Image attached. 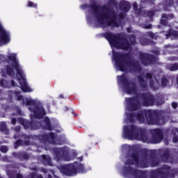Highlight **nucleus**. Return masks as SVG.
<instances>
[{
	"instance_id": "39448f33",
	"label": "nucleus",
	"mask_w": 178,
	"mask_h": 178,
	"mask_svg": "<svg viewBox=\"0 0 178 178\" xmlns=\"http://www.w3.org/2000/svg\"><path fill=\"white\" fill-rule=\"evenodd\" d=\"M122 149L124 152H133L132 154H127L124 162L125 166L123 168L122 175L124 177L143 178L144 172L137 170L131 168V165H135L136 168H148V161L145 159L148 149L143 147L140 145H122Z\"/></svg>"
},
{
	"instance_id": "f3484780",
	"label": "nucleus",
	"mask_w": 178,
	"mask_h": 178,
	"mask_svg": "<svg viewBox=\"0 0 178 178\" xmlns=\"http://www.w3.org/2000/svg\"><path fill=\"white\" fill-rule=\"evenodd\" d=\"M0 130L2 133H5V134H8L9 133V130L6 127V122H2L0 123Z\"/></svg>"
},
{
	"instance_id": "9b49d317",
	"label": "nucleus",
	"mask_w": 178,
	"mask_h": 178,
	"mask_svg": "<svg viewBox=\"0 0 178 178\" xmlns=\"http://www.w3.org/2000/svg\"><path fill=\"white\" fill-rule=\"evenodd\" d=\"M140 60L145 66H149V65L154 64V62L156 60V58L147 54H140Z\"/></svg>"
},
{
	"instance_id": "ddd939ff",
	"label": "nucleus",
	"mask_w": 178,
	"mask_h": 178,
	"mask_svg": "<svg viewBox=\"0 0 178 178\" xmlns=\"http://www.w3.org/2000/svg\"><path fill=\"white\" fill-rule=\"evenodd\" d=\"M166 38H171V40H177L178 38V31H169L167 34H165Z\"/></svg>"
},
{
	"instance_id": "72a5a7b5",
	"label": "nucleus",
	"mask_w": 178,
	"mask_h": 178,
	"mask_svg": "<svg viewBox=\"0 0 178 178\" xmlns=\"http://www.w3.org/2000/svg\"><path fill=\"white\" fill-rule=\"evenodd\" d=\"M11 123L12 124H16V119L12 118Z\"/></svg>"
},
{
	"instance_id": "0eeeda50",
	"label": "nucleus",
	"mask_w": 178,
	"mask_h": 178,
	"mask_svg": "<svg viewBox=\"0 0 178 178\" xmlns=\"http://www.w3.org/2000/svg\"><path fill=\"white\" fill-rule=\"evenodd\" d=\"M40 142L42 144H44V148L46 151H51L54 154V159L56 162H60L64 161L65 162H70L76 158V155L70 153V150L67 147L60 148H51V145H62L64 141L60 140V138L58 137L56 134L50 133L49 134L40 135Z\"/></svg>"
},
{
	"instance_id": "a211bd4d",
	"label": "nucleus",
	"mask_w": 178,
	"mask_h": 178,
	"mask_svg": "<svg viewBox=\"0 0 178 178\" xmlns=\"http://www.w3.org/2000/svg\"><path fill=\"white\" fill-rule=\"evenodd\" d=\"M172 134L174 135V138L172 139L173 143H177V141H178V128H172Z\"/></svg>"
},
{
	"instance_id": "7ed1b4c3",
	"label": "nucleus",
	"mask_w": 178,
	"mask_h": 178,
	"mask_svg": "<svg viewBox=\"0 0 178 178\" xmlns=\"http://www.w3.org/2000/svg\"><path fill=\"white\" fill-rule=\"evenodd\" d=\"M122 35V33L114 34L112 33H106L104 35V38L108 41L113 49L112 62L115 69L117 72H129L131 73L140 72L141 67L138 64L130 61L131 59L130 54H122L115 52L114 48L116 49H130V44L127 40L120 38Z\"/></svg>"
},
{
	"instance_id": "f704fd0d",
	"label": "nucleus",
	"mask_w": 178,
	"mask_h": 178,
	"mask_svg": "<svg viewBox=\"0 0 178 178\" xmlns=\"http://www.w3.org/2000/svg\"><path fill=\"white\" fill-rule=\"evenodd\" d=\"M133 6H134V10H137V3H134Z\"/></svg>"
},
{
	"instance_id": "9d476101",
	"label": "nucleus",
	"mask_w": 178,
	"mask_h": 178,
	"mask_svg": "<svg viewBox=\"0 0 178 178\" xmlns=\"http://www.w3.org/2000/svg\"><path fill=\"white\" fill-rule=\"evenodd\" d=\"M139 83L141 87H147L149 84L152 88V90H159L158 86H159V81H158V76L152 77V74H147L146 76L142 74L138 78Z\"/></svg>"
},
{
	"instance_id": "4468645a",
	"label": "nucleus",
	"mask_w": 178,
	"mask_h": 178,
	"mask_svg": "<svg viewBox=\"0 0 178 178\" xmlns=\"http://www.w3.org/2000/svg\"><path fill=\"white\" fill-rule=\"evenodd\" d=\"M163 162H169L170 163H177V161H175V159L169 156V153H165L163 156Z\"/></svg>"
},
{
	"instance_id": "a878e982",
	"label": "nucleus",
	"mask_w": 178,
	"mask_h": 178,
	"mask_svg": "<svg viewBox=\"0 0 178 178\" xmlns=\"http://www.w3.org/2000/svg\"><path fill=\"white\" fill-rule=\"evenodd\" d=\"M1 152H3L4 154H6L8 152V147L6 146H1L0 147Z\"/></svg>"
},
{
	"instance_id": "a19ab883",
	"label": "nucleus",
	"mask_w": 178,
	"mask_h": 178,
	"mask_svg": "<svg viewBox=\"0 0 178 178\" xmlns=\"http://www.w3.org/2000/svg\"><path fill=\"white\" fill-rule=\"evenodd\" d=\"M31 170H38V169L36 167L31 168Z\"/></svg>"
},
{
	"instance_id": "4c0bfd02",
	"label": "nucleus",
	"mask_w": 178,
	"mask_h": 178,
	"mask_svg": "<svg viewBox=\"0 0 178 178\" xmlns=\"http://www.w3.org/2000/svg\"><path fill=\"white\" fill-rule=\"evenodd\" d=\"M151 27H152L151 24H148V25L145 26V29H151Z\"/></svg>"
},
{
	"instance_id": "6ab92c4d",
	"label": "nucleus",
	"mask_w": 178,
	"mask_h": 178,
	"mask_svg": "<svg viewBox=\"0 0 178 178\" xmlns=\"http://www.w3.org/2000/svg\"><path fill=\"white\" fill-rule=\"evenodd\" d=\"M173 6V0H165V5L164 6L165 10H170V8Z\"/></svg>"
},
{
	"instance_id": "79ce46f5",
	"label": "nucleus",
	"mask_w": 178,
	"mask_h": 178,
	"mask_svg": "<svg viewBox=\"0 0 178 178\" xmlns=\"http://www.w3.org/2000/svg\"><path fill=\"white\" fill-rule=\"evenodd\" d=\"M177 88H178V76H177Z\"/></svg>"
},
{
	"instance_id": "49530a36",
	"label": "nucleus",
	"mask_w": 178,
	"mask_h": 178,
	"mask_svg": "<svg viewBox=\"0 0 178 178\" xmlns=\"http://www.w3.org/2000/svg\"><path fill=\"white\" fill-rule=\"evenodd\" d=\"M142 45H147V44H143V43H142Z\"/></svg>"
},
{
	"instance_id": "cd10ccee",
	"label": "nucleus",
	"mask_w": 178,
	"mask_h": 178,
	"mask_svg": "<svg viewBox=\"0 0 178 178\" xmlns=\"http://www.w3.org/2000/svg\"><path fill=\"white\" fill-rule=\"evenodd\" d=\"M159 163H158V161L154 160V161H153L152 162L151 166H152V168H155L156 166H158Z\"/></svg>"
},
{
	"instance_id": "aec40b11",
	"label": "nucleus",
	"mask_w": 178,
	"mask_h": 178,
	"mask_svg": "<svg viewBox=\"0 0 178 178\" xmlns=\"http://www.w3.org/2000/svg\"><path fill=\"white\" fill-rule=\"evenodd\" d=\"M167 69H168V70H170V72H175L176 70H178V64H168L167 65Z\"/></svg>"
},
{
	"instance_id": "c9c22d12",
	"label": "nucleus",
	"mask_w": 178,
	"mask_h": 178,
	"mask_svg": "<svg viewBox=\"0 0 178 178\" xmlns=\"http://www.w3.org/2000/svg\"><path fill=\"white\" fill-rule=\"evenodd\" d=\"M15 131L17 133V131H20V127H17L15 128Z\"/></svg>"
},
{
	"instance_id": "a18cd8bd",
	"label": "nucleus",
	"mask_w": 178,
	"mask_h": 178,
	"mask_svg": "<svg viewBox=\"0 0 178 178\" xmlns=\"http://www.w3.org/2000/svg\"><path fill=\"white\" fill-rule=\"evenodd\" d=\"M14 138H17V136H16V135H15Z\"/></svg>"
},
{
	"instance_id": "f257e3e1",
	"label": "nucleus",
	"mask_w": 178,
	"mask_h": 178,
	"mask_svg": "<svg viewBox=\"0 0 178 178\" xmlns=\"http://www.w3.org/2000/svg\"><path fill=\"white\" fill-rule=\"evenodd\" d=\"M117 80L118 86L126 94H136V97L133 98H125V115L126 118L124 123H133L134 120H138L140 123H145L146 116L148 124H156V126H162L166 123L165 118H154L151 114V110L142 111L138 114L134 115L136 111H138L143 106H152L154 105H162V102H155V99L149 94L140 95L137 92L136 84L129 80L126 75L118 76Z\"/></svg>"
},
{
	"instance_id": "393cba45",
	"label": "nucleus",
	"mask_w": 178,
	"mask_h": 178,
	"mask_svg": "<svg viewBox=\"0 0 178 178\" xmlns=\"http://www.w3.org/2000/svg\"><path fill=\"white\" fill-rule=\"evenodd\" d=\"M27 6H29V8H37V3H34L32 1H28Z\"/></svg>"
},
{
	"instance_id": "37998d69",
	"label": "nucleus",
	"mask_w": 178,
	"mask_h": 178,
	"mask_svg": "<svg viewBox=\"0 0 178 178\" xmlns=\"http://www.w3.org/2000/svg\"><path fill=\"white\" fill-rule=\"evenodd\" d=\"M60 98H63V95H60Z\"/></svg>"
},
{
	"instance_id": "ea45409f",
	"label": "nucleus",
	"mask_w": 178,
	"mask_h": 178,
	"mask_svg": "<svg viewBox=\"0 0 178 178\" xmlns=\"http://www.w3.org/2000/svg\"><path fill=\"white\" fill-rule=\"evenodd\" d=\"M175 10L178 11V1L175 3Z\"/></svg>"
},
{
	"instance_id": "20e7f679",
	"label": "nucleus",
	"mask_w": 178,
	"mask_h": 178,
	"mask_svg": "<svg viewBox=\"0 0 178 178\" xmlns=\"http://www.w3.org/2000/svg\"><path fill=\"white\" fill-rule=\"evenodd\" d=\"M8 95L9 99H12L13 97L17 98V101H22V105L25 106H29V109L31 113V120L32 122L31 123L27 120L23 118H18V122L20 124L24 126V129H31V130H38V129H46L47 130H52V127H51V121L49 118H45L44 121L41 123L38 122H35V119H41L42 117L45 116L46 113L42 106H41V102L38 99H33L31 98L23 97L20 95V92L15 91L8 92Z\"/></svg>"
},
{
	"instance_id": "bb28decb",
	"label": "nucleus",
	"mask_w": 178,
	"mask_h": 178,
	"mask_svg": "<svg viewBox=\"0 0 178 178\" xmlns=\"http://www.w3.org/2000/svg\"><path fill=\"white\" fill-rule=\"evenodd\" d=\"M130 41L131 44H136V37L134 35H131L130 37Z\"/></svg>"
},
{
	"instance_id": "c756f323",
	"label": "nucleus",
	"mask_w": 178,
	"mask_h": 178,
	"mask_svg": "<svg viewBox=\"0 0 178 178\" xmlns=\"http://www.w3.org/2000/svg\"><path fill=\"white\" fill-rule=\"evenodd\" d=\"M170 60H178V57L176 56H171L169 58Z\"/></svg>"
},
{
	"instance_id": "4be33fe9",
	"label": "nucleus",
	"mask_w": 178,
	"mask_h": 178,
	"mask_svg": "<svg viewBox=\"0 0 178 178\" xmlns=\"http://www.w3.org/2000/svg\"><path fill=\"white\" fill-rule=\"evenodd\" d=\"M19 145H30V142L27 141L26 142L24 145L22 143V140H18L15 142V148H17V147H19Z\"/></svg>"
},
{
	"instance_id": "473e14b6",
	"label": "nucleus",
	"mask_w": 178,
	"mask_h": 178,
	"mask_svg": "<svg viewBox=\"0 0 178 178\" xmlns=\"http://www.w3.org/2000/svg\"><path fill=\"white\" fill-rule=\"evenodd\" d=\"M172 106L174 109H176V108H177V103L176 102H172Z\"/></svg>"
},
{
	"instance_id": "7c9ffc66",
	"label": "nucleus",
	"mask_w": 178,
	"mask_h": 178,
	"mask_svg": "<svg viewBox=\"0 0 178 178\" xmlns=\"http://www.w3.org/2000/svg\"><path fill=\"white\" fill-rule=\"evenodd\" d=\"M39 170L40 172H42V173H48V170H47V169H45V168H40V169H39Z\"/></svg>"
},
{
	"instance_id": "c03bdc74",
	"label": "nucleus",
	"mask_w": 178,
	"mask_h": 178,
	"mask_svg": "<svg viewBox=\"0 0 178 178\" xmlns=\"http://www.w3.org/2000/svg\"><path fill=\"white\" fill-rule=\"evenodd\" d=\"M51 173L52 175H55V172L53 170H51Z\"/></svg>"
},
{
	"instance_id": "09e8293b",
	"label": "nucleus",
	"mask_w": 178,
	"mask_h": 178,
	"mask_svg": "<svg viewBox=\"0 0 178 178\" xmlns=\"http://www.w3.org/2000/svg\"><path fill=\"white\" fill-rule=\"evenodd\" d=\"M0 178H2V177H0Z\"/></svg>"
},
{
	"instance_id": "5701e85b",
	"label": "nucleus",
	"mask_w": 178,
	"mask_h": 178,
	"mask_svg": "<svg viewBox=\"0 0 178 178\" xmlns=\"http://www.w3.org/2000/svg\"><path fill=\"white\" fill-rule=\"evenodd\" d=\"M26 178H43L42 175H37L34 173L29 174Z\"/></svg>"
},
{
	"instance_id": "58836bf2",
	"label": "nucleus",
	"mask_w": 178,
	"mask_h": 178,
	"mask_svg": "<svg viewBox=\"0 0 178 178\" xmlns=\"http://www.w3.org/2000/svg\"><path fill=\"white\" fill-rule=\"evenodd\" d=\"M3 109H4L5 111H8V109H10V108H9L8 106H3Z\"/></svg>"
},
{
	"instance_id": "de8ad7c7",
	"label": "nucleus",
	"mask_w": 178,
	"mask_h": 178,
	"mask_svg": "<svg viewBox=\"0 0 178 178\" xmlns=\"http://www.w3.org/2000/svg\"><path fill=\"white\" fill-rule=\"evenodd\" d=\"M151 37H153L152 35H151Z\"/></svg>"
},
{
	"instance_id": "c85d7f7f",
	"label": "nucleus",
	"mask_w": 178,
	"mask_h": 178,
	"mask_svg": "<svg viewBox=\"0 0 178 178\" xmlns=\"http://www.w3.org/2000/svg\"><path fill=\"white\" fill-rule=\"evenodd\" d=\"M2 161H3V162H9V157L5 156H3V157L2 158Z\"/></svg>"
},
{
	"instance_id": "e433bc0d",
	"label": "nucleus",
	"mask_w": 178,
	"mask_h": 178,
	"mask_svg": "<svg viewBox=\"0 0 178 178\" xmlns=\"http://www.w3.org/2000/svg\"><path fill=\"white\" fill-rule=\"evenodd\" d=\"M17 115H22V111L19 108L17 109Z\"/></svg>"
},
{
	"instance_id": "6e6552de",
	"label": "nucleus",
	"mask_w": 178,
	"mask_h": 178,
	"mask_svg": "<svg viewBox=\"0 0 178 178\" xmlns=\"http://www.w3.org/2000/svg\"><path fill=\"white\" fill-rule=\"evenodd\" d=\"M152 138H149L145 129L138 127L136 125H125L123 127L122 137L127 140H138L146 144H159L163 138V131L160 129H151Z\"/></svg>"
},
{
	"instance_id": "412c9836",
	"label": "nucleus",
	"mask_w": 178,
	"mask_h": 178,
	"mask_svg": "<svg viewBox=\"0 0 178 178\" xmlns=\"http://www.w3.org/2000/svg\"><path fill=\"white\" fill-rule=\"evenodd\" d=\"M122 5H124V12H129L130 10V3L129 1H123Z\"/></svg>"
},
{
	"instance_id": "f03ea898",
	"label": "nucleus",
	"mask_w": 178,
	"mask_h": 178,
	"mask_svg": "<svg viewBox=\"0 0 178 178\" xmlns=\"http://www.w3.org/2000/svg\"><path fill=\"white\" fill-rule=\"evenodd\" d=\"M10 42V32L0 22V45H6ZM5 63L6 67L1 70V76L3 79H0V87L3 88H10L15 87L16 81L21 86L23 92H33V90L26 81V74L23 67L20 66L17 53H13L8 51L6 57L0 54V65Z\"/></svg>"
},
{
	"instance_id": "2eb2a0df",
	"label": "nucleus",
	"mask_w": 178,
	"mask_h": 178,
	"mask_svg": "<svg viewBox=\"0 0 178 178\" xmlns=\"http://www.w3.org/2000/svg\"><path fill=\"white\" fill-rule=\"evenodd\" d=\"M172 17L173 15H166V14H163L161 17V23L163 24V26H166V24H168V20H169V19H172Z\"/></svg>"
},
{
	"instance_id": "dca6fc26",
	"label": "nucleus",
	"mask_w": 178,
	"mask_h": 178,
	"mask_svg": "<svg viewBox=\"0 0 178 178\" xmlns=\"http://www.w3.org/2000/svg\"><path fill=\"white\" fill-rule=\"evenodd\" d=\"M13 155L15 158L21 159V161H23L24 159H29V155H27V154L26 153H13Z\"/></svg>"
},
{
	"instance_id": "423d86ee",
	"label": "nucleus",
	"mask_w": 178,
	"mask_h": 178,
	"mask_svg": "<svg viewBox=\"0 0 178 178\" xmlns=\"http://www.w3.org/2000/svg\"><path fill=\"white\" fill-rule=\"evenodd\" d=\"M82 10L86 12V20L88 24H92V22H95V27H120L122 24V17H120V20L118 21V16L112 11V9L108 7L104 6L99 7L95 3L88 6L87 4L81 6Z\"/></svg>"
},
{
	"instance_id": "f8f14e48",
	"label": "nucleus",
	"mask_w": 178,
	"mask_h": 178,
	"mask_svg": "<svg viewBox=\"0 0 178 178\" xmlns=\"http://www.w3.org/2000/svg\"><path fill=\"white\" fill-rule=\"evenodd\" d=\"M39 161H41L43 165L49 166H54V164H52V162L51 161V157L47 155H42L39 157Z\"/></svg>"
},
{
	"instance_id": "1a4fd4ad",
	"label": "nucleus",
	"mask_w": 178,
	"mask_h": 178,
	"mask_svg": "<svg viewBox=\"0 0 178 178\" xmlns=\"http://www.w3.org/2000/svg\"><path fill=\"white\" fill-rule=\"evenodd\" d=\"M58 169L65 176H76L77 173H86L87 172L86 167L81 163L79 162L60 165Z\"/></svg>"
},
{
	"instance_id": "b1692460",
	"label": "nucleus",
	"mask_w": 178,
	"mask_h": 178,
	"mask_svg": "<svg viewBox=\"0 0 178 178\" xmlns=\"http://www.w3.org/2000/svg\"><path fill=\"white\" fill-rule=\"evenodd\" d=\"M168 80L165 78H163L161 80V86L162 87H166L168 86Z\"/></svg>"
},
{
	"instance_id": "2f4dec72",
	"label": "nucleus",
	"mask_w": 178,
	"mask_h": 178,
	"mask_svg": "<svg viewBox=\"0 0 178 178\" xmlns=\"http://www.w3.org/2000/svg\"><path fill=\"white\" fill-rule=\"evenodd\" d=\"M147 16H149V17L154 16V11H149L147 13Z\"/></svg>"
}]
</instances>
